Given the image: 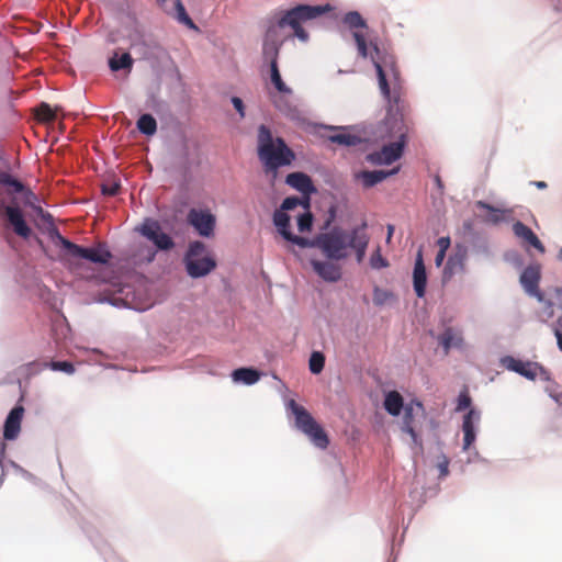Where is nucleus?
<instances>
[{
	"instance_id": "17",
	"label": "nucleus",
	"mask_w": 562,
	"mask_h": 562,
	"mask_svg": "<svg viewBox=\"0 0 562 562\" xmlns=\"http://www.w3.org/2000/svg\"><path fill=\"white\" fill-rule=\"evenodd\" d=\"M413 285L414 291L418 297H424L426 293V286H427V273H426V267L423 259V250L419 249L414 265L413 270Z\"/></svg>"
},
{
	"instance_id": "34",
	"label": "nucleus",
	"mask_w": 562,
	"mask_h": 562,
	"mask_svg": "<svg viewBox=\"0 0 562 562\" xmlns=\"http://www.w3.org/2000/svg\"><path fill=\"white\" fill-rule=\"evenodd\" d=\"M344 23L351 29L366 26V21L357 11L348 12L344 18Z\"/></svg>"
},
{
	"instance_id": "45",
	"label": "nucleus",
	"mask_w": 562,
	"mask_h": 562,
	"mask_svg": "<svg viewBox=\"0 0 562 562\" xmlns=\"http://www.w3.org/2000/svg\"><path fill=\"white\" fill-rule=\"evenodd\" d=\"M14 180V178L5 172V171H0V183L3 184V186H10L12 184V181Z\"/></svg>"
},
{
	"instance_id": "25",
	"label": "nucleus",
	"mask_w": 562,
	"mask_h": 562,
	"mask_svg": "<svg viewBox=\"0 0 562 562\" xmlns=\"http://www.w3.org/2000/svg\"><path fill=\"white\" fill-rule=\"evenodd\" d=\"M329 128L334 132L327 137L331 143L342 146H356L361 143L359 136L347 133L345 127L330 126Z\"/></svg>"
},
{
	"instance_id": "48",
	"label": "nucleus",
	"mask_w": 562,
	"mask_h": 562,
	"mask_svg": "<svg viewBox=\"0 0 562 562\" xmlns=\"http://www.w3.org/2000/svg\"><path fill=\"white\" fill-rule=\"evenodd\" d=\"M446 258V252L438 251L435 258V263L437 267H440Z\"/></svg>"
},
{
	"instance_id": "23",
	"label": "nucleus",
	"mask_w": 562,
	"mask_h": 562,
	"mask_svg": "<svg viewBox=\"0 0 562 562\" xmlns=\"http://www.w3.org/2000/svg\"><path fill=\"white\" fill-rule=\"evenodd\" d=\"M285 182L290 187L306 195L315 191L312 179L303 172L289 173L285 178Z\"/></svg>"
},
{
	"instance_id": "36",
	"label": "nucleus",
	"mask_w": 562,
	"mask_h": 562,
	"mask_svg": "<svg viewBox=\"0 0 562 562\" xmlns=\"http://www.w3.org/2000/svg\"><path fill=\"white\" fill-rule=\"evenodd\" d=\"M313 225V216L308 211H305L297 218V227L301 233L311 231Z\"/></svg>"
},
{
	"instance_id": "53",
	"label": "nucleus",
	"mask_w": 562,
	"mask_h": 562,
	"mask_svg": "<svg viewBox=\"0 0 562 562\" xmlns=\"http://www.w3.org/2000/svg\"><path fill=\"white\" fill-rule=\"evenodd\" d=\"M560 258L562 259V249L560 250V254H559Z\"/></svg>"
},
{
	"instance_id": "1",
	"label": "nucleus",
	"mask_w": 562,
	"mask_h": 562,
	"mask_svg": "<svg viewBox=\"0 0 562 562\" xmlns=\"http://www.w3.org/2000/svg\"><path fill=\"white\" fill-rule=\"evenodd\" d=\"M369 241L367 224L363 223L351 229L335 226L313 239L307 238L306 247L319 249L330 260H345L351 252H355L357 262L361 263L364 260Z\"/></svg>"
},
{
	"instance_id": "11",
	"label": "nucleus",
	"mask_w": 562,
	"mask_h": 562,
	"mask_svg": "<svg viewBox=\"0 0 562 562\" xmlns=\"http://www.w3.org/2000/svg\"><path fill=\"white\" fill-rule=\"evenodd\" d=\"M188 222L203 237L213 235L215 227V216L210 211L192 209L188 213Z\"/></svg>"
},
{
	"instance_id": "20",
	"label": "nucleus",
	"mask_w": 562,
	"mask_h": 562,
	"mask_svg": "<svg viewBox=\"0 0 562 562\" xmlns=\"http://www.w3.org/2000/svg\"><path fill=\"white\" fill-rule=\"evenodd\" d=\"M24 414L22 406H15L9 413L3 428V437L7 440H13L18 437L21 430V422Z\"/></svg>"
},
{
	"instance_id": "26",
	"label": "nucleus",
	"mask_w": 562,
	"mask_h": 562,
	"mask_svg": "<svg viewBox=\"0 0 562 562\" xmlns=\"http://www.w3.org/2000/svg\"><path fill=\"white\" fill-rule=\"evenodd\" d=\"M439 344L443 347L445 352L448 353L452 347H461L463 342L462 335L459 330L448 327L440 336Z\"/></svg>"
},
{
	"instance_id": "16",
	"label": "nucleus",
	"mask_w": 562,
	"mask_h": 562,
	"mask_svg": "<svg viewBox=\"0 0 562 562\" xmlns=\"http://www.w3.org/2000/svg\"><path fill=\"white\" fill-rule=\"evenodd\" d=\"M502 364L510 371H514L529 380H535L538 373V364L530 361H522L512 356L502 358Z\"/></svg>"
},
{
	"instance_id": "35",
	"label": "nucleus",
	"mask_w": 562,
	"mask_h": 562,
	"mask_svg": "<svg viewBox=\"0 0 562 562\" xmlns=\"http://www.w3.org/2000/svg\"><path fill=\"white\" fill-rule=\"evenodd\" d=\"M392 297L393 293L387 290H383L378 286L373 290V303L378 306L385 304Z\"/></svg>"
},
{
	"instance_id": "15",
	"label": "nucleus",
	"mask_w": 562,
	"mask_h": 562,
	"mask_svg": "<svg viewBox=\"0 0 562 562\" xmlns=\"http://www.w3.org/2000/svg\"><path fill=\"white\" fill-rule=\"evenodd\" d=\"M2 211L14 233L18 236L27 239L32 234V229L26 224L21 209L18 206L7 205L2 206Z\"/></svg>"
},
{
	"instance_id": "33",
	"label": "nucleus",
	"mask_w": 562,
	"mask_h": 562,
	"mask_svg": "<svg viewBox=\"0 0 562 562\" xmlns=\"http://www.w3.org/2000/svg\"><path fill=\"white\" fill-rule=\"evenodd\" d=\"M308 364L312 373H321L325 366V356L319 351L312 352Z\"/></svg>"
},
{
	"instance_id": "29",
	"label": "nucleus",
	"mask_w": 562,
	"mask_h": 562,
	"mask_svg": "<svg viewBox=\"0 0 562 562\" xmlns=\"http://www.w3.org/2000/svg\"><path fill=\"white\" fill-rule=\"evenodd\" d=\"M133 63L134 60L128 53H124L121 56H119L117 53H114V55L109 59V67L112 71L126 69L130 72L132 70Z\"/></svg>"
},
{
	"instance_id": "14",
	"label": "nucleus",
	"mask_w": 562,
	"mask_h": 562,
	"mask_svg": "<svg viewBox=\"0 0 562 562\" xmlns=\"http://www.w3.org/2000/svg\"><path fill=\"white\" fill-rule=\"evenodd\" d=\"M158 5L169 15L173 16L179 23L189 29L196 30V25L189 16L181 0H156Z\"/></svg>"
},
{
	"instance_id": "39",
	"label": "nucleus",
	"mask_w": 562,
	"mask_h": 562,
	"mask_svg": "<svg viewBox=\"0 0 562 562\" xmlns=\"http://www.w3.org/2000/svg\"><path fill=\"white\" fill-rule=\"evenodd\" d=\"M47 366L54 371H63L67 374H72L75 372L74 364L68 361H53Z\"/></svg>"
},
{
	"instance_id": "43",
	"label": "nucleus",
	"mask_w": 562,
	"mask_h": 562,
	"mask_svg": "<svg viewBox=\"0 0 562 562\" xmlns=\"http://www.w3.org/2000/svg\"><path fill=\"white\" fill-rule=\"evenodd\" d=\"M232 103H233L234 108L236 109V111L239 113L240 117H244L245 116V108H244L243 100L238 97H233Z\"/></svg>"
},
{
	"instance_id": "3",
	"label": "nucleus",
	"mask_w": 562,
	"mask_h": 562,
	"mask_svg": "<svg viewBox=\"0 0 562 562\" xmlns=\"http://www.w3.org/2000/svg\"><path fill=\"white\" fill-rule=\"evenodd\" d=\"M257 154L266 175L272 179L278 176V170L290 166L295 159L294 151L286 145L283 138L273 137L270 128L263 124L258 127Z\"/></svg>"
},
{
	"instance_id": "42",
	"label": "nucleus",
	"mask_w": 562,
	"mask_h": 562,
	"mask_svg": "<svg viewBox=\"0 0 562 562\" xmlns=\"http://www.w3.org/2000/svg\"><path fill=\"white\" fill-rule=\"evenodd\" d=\"M471 405V397L467 393H461L458 398L457 411H464Z\"/></svg>"
},
{
	"instance_id": "38",
	"label": "nucleus",
	"mask_w": 562,
	"mask_h": 562,
	"mask_svg": "<svg viewBox=\"0 0 562 562\" xmlns=\"http://www.w3.org/2000/svg\"><path fill=\"white\" fill-rule=\"evenodd\" d=\"M476 206L482 210H486L492 213V216L488 218L492 223H498L502 220V216L499 215L501 211L493 205L484 202V201H477Z\"/></svg>"
},
{
	"instance_id": "12",
	"label": "nucleus",
	"mask_w": 562,
	"mask_h": 562,
	"mask_svg": "<svg viewBox=\"0 0 562 562\" xmlns=\"http://www.w3.org/2000/svg\"><path fill=\"white\" fill-rule=\"evenodd\" d=\"M339 260H318L312 259L311 266L313 271L324 281L335 283L342 277V268L338 263Z\"/></svg>"
},
{
	"instance_id": "18",
	"label": "nucleus",
	"mask_w": 562,
	"mask_h": 562,
	"mask_svg": "<svg viewBox=\"0 0 562 562\" xmlns=\"http://www.w3.org/2000/svg\"><path fill=\"white\" fill-rule=\"evenodd\" d=\"M539 281H540V267L537 265L528 266L520 276V283L524 286L525 291L533 296H538L539 300L542 299L539 292Z\"/></svg>"
},
{
	"instance_id": "40",
	"label": "nucleus",
	"mask_w": 562,
	"mask_h": 562,
	"mask_svg": "<svg viewBox=\"0 0 562 562\" xmlns=\"http://www.w3.org/2000/svg\"><path fill=\"white\" fill-rule=\"evenodd\" d=\"M300 204H302L301 199H299L296 196H289L283 200V202L281 204V210L290 211V210L295 209Z\"/></svg>"
},
{
	"instance_id": "47",
	"label": "nucleus",
	"mask_w": 562,
	"mask_h": 562,
	"mask_svg": "<svg viewBox=\"0 0 562 562\" xmlns=\"http://www.w3.org/2000/svg\"><path fill=\"white\" fill-rule=\"evenodd\" d=\"M448 465H449V462L447 459H445L442 462H440L438 464V468H439V471H440V476H446L448 475Z\"/></svg>"
},
{
	"instance_id": "50",
	"label": "nucleus",
	"mask_w": 562,
	"mask_h": 562,
	"mask_svg": "<svg viewBox=\"0 0 562 562\" xmlns=\"http://www.w3.org/2000/svg\"><path fill=\"white\" fill-rule=\"evenodd\" d=\"M393 233H394V226L387 225V237H386L387 243L391 240Z\"/></svg>"
},
{
	"instance_id": "49",
	"label": "nucleus",
	"mask_w": 562,
	"mask_h": 562,
	"mask_svg": "<svg viewBox=\"0 0 562 562\" xmlns=\"http://www.w3.org/2000/svg\"><path fill=\"white\" fill-rule=\"evenodd\" d=\"M554 335L557 337L558 347L562 351V331H560V329H554Z\"/></svg>"
},
{
	"instance_id": "30",
	"label": "nucleus",
	"mask_w": 562,
	"mask_h": 562,
	"mask_svg": "<svg viewBox=\"0 0 562 562\" xmlns=\"http://www.w3.org/2000/svg\"><path fill=\"white\" fill-rule=\"evenodd\" d=\"M57 108L53 109L48 103L42 102L35 109V117L43 123H50L56 120Z\"/></svg>"
},
{
	"instance_id": "52",
	"label": "nucleus",
	"mask_w": 562,
	"mask_h": 562,
	"mask_svg": "<svg viewBox=\"0 0 562 562\" xmlns=\"http://www.w3.org/2000/svg\"><path fill=\"white\" fill-rule=\"evenodd\" d=\"M535 186L538 188V189H546L547 188V183L544 181H536L535 182Z\"/></svg>"
},
{
	"instance_id": "27",
	"label": "nucleus",
	"mask_w": 562,
	"mask_h": 562,
	"mask_svg": "<svg viewBox=\"0 0 562 562\" xmlns=\"http://www.w3.org/2000/svg\"><path fill=\"white\" fill-rule=\"evenodd\" d=\"M404 407L403 397L397 391H391L385 395L384 408L390 415L398 416Z\"/></svg>"
},
{
	"instance_id": "13",
	"label": "nucleus",
	"mask_w": 562,
	"mask_h": 562,
	"mask_svg": "<svg viewBox=\"0 0 562 562\" xmlns=\"http://www.w3.org/2000/svg\"><path fill=\"white\" fill-rule=\"evenodd\" d=\"M273 223L280 233V235L288 241L297 245L302 248H306L307 238L294 235L290 231V216L282 210H277L273 213Z\"/></svg>"
},
{
	"instance_id": "21",
	"label": "nucleus",
	"mask_w": 562,
	"mask_h": 562,
	"mask_svg": "<svg viewBox=\"0 0 562 562\" xmlns=\"http://www.w3.org/2000/svg\"><path fill=\"white\" fill-rule=\"evenodd\" d=\"M480 420V413L471 408L463 417L462 430L463 437V449L468 450L471 445L475 441V423Z\"/></svg>"
},
{
	"instance_id": "6",
	"label": "nucleus",
	"mask_w": 562,
	"mask_h": 562,
	"mask_svg": "<svg viewBox=\"0 0 562 562\" xmlns=\"http://www.w3.org/2000/svg\"><path fill=\"white\" fill-rule=\"evenodd\" d=\"M183 263L188 276L192 279L206 277L217 267L215 257L206 245L200 240L189 244Z\"/></svg>"
},
{
	"instance_id": "51",
	"label": "nucleus",
	"mask_w": 562,
	"mask_h": 562,
	"mask_svg": "<svg viewBox=\"0 0 562 562\" xmlns=\"http://www.w3.org/2000/svg\"><path fill=\"white\" fill-rule=\"evenodd\" d=\"M554 329H560V331H562V315L558 317L555 325L553 326V330Z\"/></svg>"
},
{
	"instance_id": "31",
	"label": "nucleus",
	"mask_w": 562,
	"mask_h": 562,
	"mask_svg": "<svg viewBox=\"0 0 562 562\" xmlns=\"http://www.w3.org/2000/svg\"><path fill=\"white\" fill-rule=\"evenodd\" d=\"M138 130L145 135H154L157 131V122L150 114H143L137 121Z\"/></svg>"
},
{
	"instance_id": "28",
	"label": "nucleus",
	"mask_w": 562,
	"mask_h": 562,
	"mask_svg": "<svg viewBox=\"0 0 562 562\" xmlns=\"http://www.w3.org/2000/svg\"><path fill=\"white\" fill-rule=\"evenodd\" d=\"M232 378L234 382L251 385L259 381L260 373L251 368H239L233 371Z\"/></svg>"
},
{
	"instance_id": "19",
	"label": "nucleus",
	"mask_w": 562,
	"mask_h": 562,
	"mask_svg": "<svg viewBox=\"0 0 562 562\" xmlns=\"http://www.w3.org/2000/svg\"><path fill=\"white\" fill-rule=\"evenodd\" d=\"M513 232L516 237L521 239L524 245L531 246L536 248L539 252H544V246L538 238V236L532 232L530 227L525 225L522 222L517 221L513 224Z\"/></svg>"
},
{
	"instance_id": "32",
	"label": "nucleus",
	"mask_w": 562,
	"mask_h": 562,
	"mask_svg": "<svg viewBox=\"0 0 562 562\" xmlns=\"http://www.w3.org/2000/svg\"><path fill=\"white\" fill-rule=\"evenodd\" d=\"M270 77L271 82L276 87V89L281 93H291V89L283 82L278 63H273V65L270 66Z\"/></svg>"
},
{
	"instance_id": "22",
	"label": "nucleus",
	"mask_w": 562,
	"mask_h": 562,
	"mask_svg": "<svg viewBox=\"0 0 562 562\" xmlns=\"http://www.w3.org/2000/svg\"><path fill=\"white\" fill-rule=\"evenodd\" d=\"M467 250L459 248L456 254L450 256L443 269V280L452 278L457 272H462L465 266Z\"/></svg>"
},
{
	"instance_id": "24",
	"label": "nucleus",
	"mask_w": 562,
	"mask_h": 562,
	"mask_svg": "<svg viewBox=\"0 0 562 562\" xmlns=\"http://www.w3.org/2000/svg\"><path fill=\"white\" fill-rule=\"evenodd\" d=\"M398 170H400V167H395V168H393L390 171H384V170L368 171V170H366V171H361L357 177L359 179H361L362 184L366 188H371V187L380 183L381 181H383L387 177L397 173Z\"/></svg>"
},
{
	"instance_id": "9",
	"label": "nucleus",
	"mask_w": 562,
	"mask_h": 562,
	"mask_svg": "<svg viewBox=\"0 0 562 562\" xmlns=\"http://www.w3.org/2000/svg\"><path fill=\"white\" fill-rule=\"evenodd\" d=\"M426 411L423 403L418 400L409 401L404 407L402 430L408 434L415 446L422 448V439L416 432L418 418H425Z\"/></svg>"
},
{
	"instance_id": "7",
	"label": "nucleus",
	"mask_w": 562,
	"mask_h": 562,
	"mask_svg": "<svg viewBox=\"0 0 562 562\" xmlns=\"http://www.w3.org/2000/svg\"><path fill=\"white\" fill-rule=\"evenodd\" d=\"M52 239L59 245L64 252L63 257L82 258L94 263H108L112 258L111 252L102 245L95 248H85L65 238L57 229L52 233Z\"/></svg>"
},
{
	"instance_id": "2",
	"label": "nucleus",
	"mask_w": 562,
	"mask_h": 562,
	"mask_svg": "<svg viewBox=\"0 0 562 562\" xmlns=\"http://www.w3.org/2000/svg\"><path fill=\"white\" fill-rule=\"evenodd\" d=\"M330 10L331 8L329 4H300L286 11L276 25H271L267 30L262 46V55L265 60L269 61L270 66L273 65V63H278L279 50L282 45V41L278 40L277 33L279 29L290 26L293 30V36H296L302 42H306L308 40V34L302 27V23L314 20Z\"/></svg>"
},
{
	"instance_id": "10",
	"label": "nucleus",
	"mask_w": 562,
	"mask_h": 562,
	"mask_svg": "<svg viewBox=\"0 0 562 562\" xmlns=\"http://www.w3.org/2000/svg\"><path fill=\"white\" fill-rule=\"evenodd\" d=\"M140 233L161 250H169L175 246L172 238L161 232V227L157 221L146 220L140 227Z\"/></svg>"
},
{
	"instance_id": "44",
	"label": "nucleus",
	"mask_w": 562,
	"mask_h": 562,
	"mask_svg": "<svg viewBox=\"0 0 562 562\" xmlns=\"http://www.w3.org/2000/svg\"><path fill=\"white\" fill-rule=\"evenodd\" d=\"M450 237L448 236H445V237H440L438 240H437V245L439 247V250L438 251H443V252H447V250L449 249L450 247Z\"/></svg>"
},
{
	"instance_id": "41",
	"label": "nucleus",
	"mask_w": 562,
	"mask_h": 562,
	"mask_svg": "<svg viewBox=\"0 0 562 562\" xmlns=\"http://www.w3.org/2000/svg\"><path fill=\"white\" fill-rule=\"evenodd\" d=\"M121 186L116 182L102 184V193L109 196H115L119 194Z\"/></svg>"
},
{
	"instance_id": "46",
	"label": "nucleus",
	"mask_w": 562,
	"mask_h": 562,
	"mask_svg": "<svg viewBox=\"0 0 562 562\" xmlns=\"http://www.w3.org/2000/svg\"><path fill=\"white\" fill-rule=\"evenodd\" d=\"M9 187H11L13 189V192L15 193H21L24 190L23 183L16 179H14L12 181V184H10Z\"/></svg>"
},
{
	"instance_id": "5",
	"label": "nucleus",
	"mask_w": 562,
	"mask_h": 562,
	"mask_svg": "<svg viewBox=\"0 0 562 562\" xmlns=\"http://www.w3.org/2000/svg\"><path fill=\"white\" fill-rule=\"evenodd\" d=\"M390 124L391 130L394 131V140L367 156V160L372 165H391L403 155L409 128L403 120L394 119Z\"/></svg>"
},
{
	"instance_id": "8",
	"label": "nucleus",
	"mask_w": 562,
	"mask_h": 562,
	"mask_svg": "<svg viewBox=\"0 0 562 562\" xmlns=\"http://www.w3.org/2000/svg\"><path fill=\"white\" fill-rule=\"evenodd\" d=\"M289 407L295 416L296 427L302 432H304L316 447L321 449L327 448L329 445V439L324 429L321 427V425L317 424L313 416L294 400L290 401Z\"/></svg>"
},
{
	"instance_id": "37",
	"label": "nucleus",
	"mask_w": 562,
	"mask_h": 562,
	"mask_svg": "<svg viewBox=\"0 0 562 562\" xmlns=\"http://www.w3.org/2000/svg\"><path fill=\"white\" fill-rule=\"evenodd\" d=\"M370 265L373 269H382L389 267V261L382 256L380 247L372 254Z\"/></svg>"
},
{
	"instance_id": "4",
	"label": "nucleus",
	"mask_w": 562,
	"mask_h": 562,
	"mask_svg": "<svg viewBox=\"0 0 562 562\" xmlns=\"http://www.w3.org/2000/svg\"><path fill=\"white\" fill-rule=\"evenodd\" d=\"M353 38L357 45L359 56H361L362 58H371L378 74L379 87L383 97L389 101V103L397 104L400 101V94L395 89L391 91L385 74V68H390L394 76H397L395 61L393 57L386 54H382V52L376 45H371L372 49L369 50L363 34L359 32H353Z\"/></svg>"
}]
</instances>
